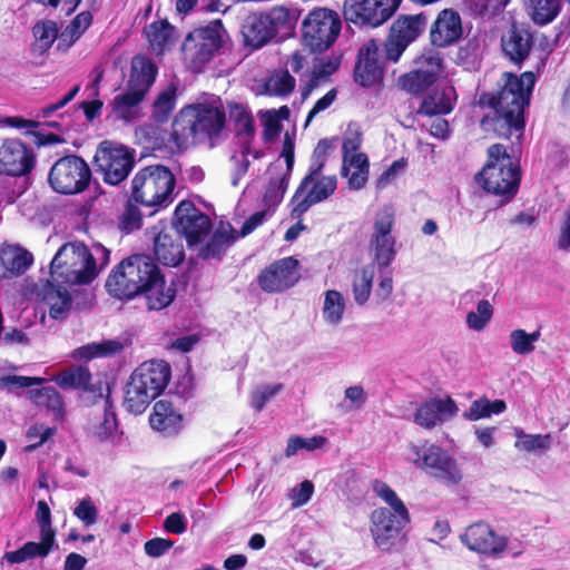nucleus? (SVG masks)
Masks as SVG:
<instances>
[{
	"instance_id": "nucleus-54",
	"label": "nucleus",
	"mask_w": 570,
	"mask_h": 570,
	"mask_svg": "<svg viewBox=\"0 0 570 570\" xmlns=\"http://www.w3.org/2000/svg\"><path fill=\"white\" fill-rule=\"evenodd\" d=\"M36 518L40 528V539L50 546L56 543V530L51 524V511L45 500L37 503Z\"/></svg>"
},
{
	"instance_id": "nucleus-32",
	"label": "nucleus",
	"mask_w": 570,
	"mask_h": 570,
	"mask_svg": "<svg viewBox=\"0 0 570 570\" xmlns=\"http://www.w3.org/2000/svg\"><path fill=\"white\" fill-rule=\"evenodd\" d=\"M246 45L259 49L271 42L275 35L269 27L265 12L249 14L243 31Z\"/></svg>"
},
{
	"instance_id": "nucleus-44",
	"label": "nucleus",
	"mask_w": 570,
	"mask_h": 570,
	"mask_svg": "<svg viewBox=\"0 0 570 570\" xmlns=\"http://www.w3.org/2000/svg\"><path fill=\"white\" fill-rule=\"evenodd\" d=\"M52 548V546L46 543L43 540H40V542L28 541L18 550L7 551L3 559L12 564L22 563L36 557H47Z\"/></svg>"
},
{
	"instance_id": "nucleus-62",
	"label": "nucleus",
	"mask_w": 570,
	"mask_h": 570,
	"mask_svg": "<svg viewBox=\"0 0 570 570\" xmlns=\"http://www.w3.org/2000/svg\"><path fill=\"white\" fill-rule=\"evenodd\" d=\"M73 515L79 519L86 527L94 525L98 520V509L88 497L78 502L73 509Z\"/></svg>"
},
{
	"instance_id": "nucleus-52",
	"label": "nucleus",
	"mask_w": 570,
	"mask_h": 570,
	"mask_svg": "<svg viewBox=\"0 0 570 570\" xmlns=\"http://www.w3.org/2000/svg\"><path fill=\"white\" fill-rule=\"evenodd\" d=\"M32 33L41 52L48 51L60 37L57 22L52 20L38 21L32 28Z\"/></svg>"
},
{
	"instance_id": "nucleus-8",
	"label": "nucleus",
	"mask_w": 570,
	"mask_h": 570,
	"mask_svg": "<svg viewBox=\"0 0 570 570\" xmlns=\"http://www.w3.org/2000/svg\"><path fill=\"white\" fill-rule=\"evenodd\" d=\"M407 452L409 462L435 481L446 487L461 483L463 473L458 461L441 445L423 440L411 443Z\"/></svg>"
},
{
	"instance_id": "nucleus-38",
	"label": "nucleus",
	"mask_w": 570,
	"mask_h": 570,
	"mask_svg": "<svg viewBox=\"0 0 570 570\" xmlns=\"http://www.w3.org/2000/svg\"><path fill=\"white\" fill-rule=\"evenodd\" d=\"M91 23L92 13L90 11H82L78 13L60 33L57 48L59 50L69 49L78 39H80Z\"/></svg>"
},
{
	"instance_id": "nucleus-58",
	"label": "nucleus",
	"mask_w": 570,
	"mask_h": 570,
	"mask_svg": "<svg viewBox=\"0 0 570 570\" xmlns=\"http://www.w3.org/2000/svg\"><path fill=\"white\" fill-rule=\"evenodd\" d=\"M560 10L559 0H538L533 8L532 20L540 26L548 24L554 20Z\"/></svg>"
},
{
	"instance_id": "nucleus-45",
	"label": "nucleus",
	"mask_w": 570,
	"mask_h": 570,
	"mask_svg": "<svg viewBox=\"0 0 570 570\" xmlns=\"http://www.w3.org/2000/svg\"><path fill=\"white\" fill-rule=\"evenodd\" d=\"M124 346L119 341H104L101 343H91L83 345L73 352L76 360L90 361L99 356H109L120 353Z\"/></svg>"
},
{
	"instance_id": "nucleus-5",
	"label": "nucleus",
	"mask_w": 570,
	"mask_h": 570,
	"mask_svg": "<svg viewBox=\"0 0 570 570\" xmlns=\"http://www.w3.org/2000/svg\"><path fill=\"white\" fill-rule=\"evenodd\" d=\"M374 491L392 510L379 508L371 513V534L374 543L382 551H391L403 538L402 531L411 520L410 513L403 501L389 484L376 481Z\"/></svg>"
},
{
	"instance_id": "nucleus-16",
	"label": "nucleus",
	"mask_w": 570,
	"mask_h": 570,
	"mask_svg": "<svg viewBox=\"0 0 570 570\" xmlns=\"http://www.w3.org/2000/svg\"><path fill=\"white\" fill-rule=\"evenodd\" d=\"M337 177L335 175H323L320 171L309 181L305 183V176L298 184L292 199V215L299 217L308 212V209L334 195L337 189Z\"/></svg>"
},
{
	"instance_id": "nucleus-46",
	"label": "nucleus",
	"mask_w": 570,
	"mask_h": 570,
	"mask_svg": "<svg viewBox=\"0 0 570 570\" xmlns=\"http://www.w3.org/2000/svg\"><path fill=\"white\" fill-rule=\"evenodd\" d=\"M57 384L63 389H80L83 391L90 390L91 373L85 366H76L70 370L61 372L56 377Z\"/></svg>"
},
{
	"instance_id": "nucleus-19",
	"label": "nucleus",
	"mask_w": 570,
	"mask_h": 570,
	"mask_svg": "<svg viewBox=\"0 0 570 570\" xmlns=\"http://www.w3.org/2000/svg\"><path fill=\"white\" fill-rule=\"evenodd\" d=\"M177 230L185 237L189 247L200 244L209 235L213 224L208 215L202 213L190 200H183L175 210Z\"/></svg>"
},
{
	"instance_id": "nucleus-33",
	"label": "nucleus",
	"mask_w": 570,
	"mask_h": 570,
	"mask_svg": "<svg viewBox=\"0 0 570 570\" xmlns=\"http://www.w3.org/2000/svg\"><path fill=\"white\" fill-rule=\"evenodd\" d=\"M146 95L141 91L129 89L117 95L112 100V111L117 119L131 122L139 116V105Z\"/></svg>"
},
{
	"instance_id": "nucleus-50",
	"label": "nucleus",
	"mask_w": 570,
	"mask_h": 570,
	"mask_svg": "<svg viewBox=\"0 0 570 570\" xmlns=\"http://www.w3.org/2000/svg\"><path fill=\"white\" fill-rule=\"evenodd\" d=\"M147 305L151 311H160L169 306L176 297V286L173 282L166 285L165 278L159 282L150 292H147Z\"/></svg>"
},
{
	"instance_id": "nucleus-15",
	"label": "nucleus",
	"mask_w": 570,
	"mask_h": 570,
	"mask_svg": "<svg viewBox=\"0 0 570 570\" xmlns=\"http://www.w3.org/2000/svg\"><path fill=\"white\" fill-rule=\"evenodd\" d=\"M426 23L428 16L425 12L400 14L393 21L384 43L385 58L389 61L396 62L405 49L424 32Z\"/></svg>"
},
{
	"instance_id": "nucleus-29",
	"label": "nucleus",
	"mask_w": 570,
	"mask_h": 570,
	"mask_svg": "<svg viewBox=\"0 0 570 570\" xmlns=\"http://www.w3.org/2000/svg\"><path fill=\"white\" fill-rule=\"evenodd\" d=\"M158 73L156 63L145 55H136L131 59L127 88L147 95Z\"/></svg>"
},
{
	"instance_id": "nucleus-47",
	"label": "nucleus",
	"mask_w": 570,
	"mask_h": 570,
	"mask_svg": "<svg viewBox=\"0 0 570 570\" xmlns=\"http://www.w3.org/2000/svg\"><path fill=\"white\" fill-rule=\"evenodd\" d=\"M374 266L366 265L360 271H356L353 277V295L354 299L358 305H364L372 292L373 279H374Z\"/></svg>"
},
{
	"instance_id": "nucleus-22",
	"label": "nucleus",
	"mask_w": 570,
	"mask_h": 570,
	"mask_svg": "<svg viewBox=\"0 0 570 570\" xmlns=\"http://www.w3.org/2000/svg\"><path fill=\"white\" fill-rule=\"evenodd\" d=\"M463 36L460 13L452 9L441 10L430 26V43L434 48H448L456 43Z\"/></svg>"
},
{
	"instance_id": "nucleus-35",
	"label": "nucleus",
	"mask_w": 570,
	"mask_h": 570,
	"mask_svg": "<svg viewBox=\"0 0 570 570\" xmlns=\"http://www.w3.org/2000/svg\"><path fill=\"white\" fill-rule=\"evenodd\" d=\"M263 94L271 97H288L294 92L296 79L288 69L278 68L272 70L262 85Z\"/></svg>"
},
{
	"instance_id": "nucleus-4",
	"label": "nucleus",
	"mask_w": 570,
	"mask_h": 570,
	"mask_svg": "<svg viewBox=\"0 0 570 570\" xmlns=\"http://www.w3.org/2000/svg\"><path fill=\"white\" fill-rule=\"evenodd\" d=\"M487 156V163L474 179L484 191L499 197L500 205H507L519 191L521 168L502 144L491 145Z\"/></svg>"
},
{
	"instance_id": "nucleus-12",
	"label": "nucleus",
	"mask_w": 570,
	"mask_h": 570,
	"mask_svg": "<svg viewBox=\"0 0 570 570\" xmlns=\"http://www.w3.org/2000/svg\"><path fill=\"white\" fill-rule=\"evenodd\" d=\"M96 171L101 175L105 184L118 186L127 179L136 159L135 150L110 140L98 145L95 157Z\"/></svg>"
},
{
	"instance_id": "nucleus-55",
	"label": "nucleus",
	"mask_w": 570,
	"mask_h": 570,
	"mask_svg": "<svg viewBox=\"0 0 570 570\" xmlns=\"http://www.w3.org/2000/svg\"><path fill=\"white\" fill-rule=\"evenodd\" d=\"M137 205L129 198L119 217L118 227L125 234L138 230L142 225V213Z\"/></svg>"
},
{
	"instance_id": "nucleus-18",
	"label": "nucleus",
	"mask_w": 570,
	"mask_h": 570,
	"mask_svg": "<svg viewBox=\"0 0 570 570\" xmlns=\"http://www.w3.org/2000/svg\"><path fill=\"white\" fill-rule=\"evenodd\" d=\"M301 279L299 262L293 257L277 259L257 276V284L265 293H282L294 287Z\"/></svg>"
},
{
	"instance_id": "nucleus-10",
	"label": "nucleus",
	"mask_w": 570,
	"mask_h": 570,
	"mask_svg": "<svg viewBox=\"0 0 570 570\" xmlns=\"http://www.w3.org/2000/svg\"><path fill=\"white\" fill-rule=\"evenodd\" d=\"M97 276L96 259L89 250L76 254L70 257L61 248L50 264V277L45 287L50 289L66 288L70 285L90 284Z\"/></svg>"
},
{
	"instance_id": "nucleus-60",
	"label": "nucleus",
	"mask_w": 570,
	"mask_h": 570,
	"mask_svg": "<svg viewBox=\"0 0 570 570\" xmlns=\"http://www.w3.org/2000/svg\"><path fill=\"white\" fill-rule=\"evenodd\" d=\"M479 51V40L476 38L468 39L464 45L459 47L455 56V63L463 66L464 68L473 67L478 60Z\"/></svg>"
},
{
	"instance_id": "nucleus-49",
	"label": "nucleus",
	"mask_w": 570,
	"mask_h": 570,
	"mask_svg": "<svg viewBox=\"0 0 570 570\" xmlns=\"http://www.w3.org/2000/svg\"><path fill=\"white\" fill-rule=\"evenodd\" d=\"M43 299L50 304L49 315L53 320H61L71 306V296L67 288H43Z\"/></svg>"
},
{
	"instance_id": "nucleus-13",
	"label": "nucleus",
	"mask_w": 570,
	"mask_h": 570,
	"mask_svg": "<svg viewBox=\"0 0 570 570\" xmlns=\"http://www.w3.org/2000/svg\"><path fill=\"white\" fill-rule=\"evenodd\" d=\"M342 21L337 12L327 8L312 10L303 20L302 37L313 52L327 50L337 39Z\"/></svg>"
},
{
	"instance_id": "nucleus-36",
	"label": "nucleus",
	"mask_w": 570,
	"mask_h": 570,
	"mask_svg": "<svg viewBox=\"0 0 570 570\" xmlns=\"http://www.w3.org/2000/svg\"><path fill=\"white\" fill-rule=\"evenodd\" d=\"M439 80L429 72H424L417 68L399 77V86L402 90L420 97L428 92Z\"/></svg>"
},
{
	"instance_id": "nucleus-59",
	"label": "nucleus",
	"mask_w": 570,
	"mask_h": 570,
	"mask_svg": "<svg viewBox=\"0 0 570 570\" xmlns=\"http://www.w3.org/2000/svg\"><path fill=\"white\" fill-rule=\"evenodd\" d=\"M493 316V306L488 299H481L476 305V311L469 312L466 324L471 330L482 331Z\"/></svg>"
},
{
	"instance_id": "nucleus-24",
	"label": "nucleus",
	"mask_w": 570,
	"mask_h": 570,
	"mask_svg": "<svg viewBox=\"0 0 570 570\" xmlns=\"http://www.w3.org/2000/svg\"><path fill=\"white\" fill-rule=\"evenodd\" d=\"M462 542L470 550L483 554H498L507 547L505 539L495 534L485 522H476L468 527L462 535Z\"/></svg>"
},
{
	"instance_id": "nucleus-57",
	"label": "nucleus",
	"mask_w": 570,
	"mask_h": 570,
	"mask_svg": "<svg viewBox=\"0 0 570 570\" xmlns=\"http://www.w3.org/2000/svg\"><path fill=\"white\" fill-rule=\"evenodd\" d=\"M331 148H332V142L328 139H321L317 142V145L312 154V159H311V164L308 166L307 173L305 175V183H307V179L309 181L320 171L324 170L325 164L327 160V154Z\"/></svg>"
},
{
	"instance_id": "nucleus-26",
	"label": "nucleus",
	"mask_w": 570,
	"mask_h": 570,
	"mask_svg": "<svg viewBox=\"0 0 570 570\" xmlns=\"http://www.w3.org/2000/svg\"><path fill=\"white\" fill-rule=\"evenodd\" d=\"M149 424L165 438L178 435L184 429V416L168 400H159L154 404L149 415Z\"/></svg>"
},
{
	"instance_id": "nucleus-48",
	"label": "nucleus",
	"mask_w": 570,
	"mask_h": 570,
	"mask_svg": "<svg viewBox=\"0 0 570 570\" xmlns=\"http://www.w3.org/2000/svg\"><path fill=\"white\" fill-rule=\"evenodd\" d=\"M291 110L284 105L278 109H269L264 114L263 118V138L266 141L277 138L283 129L282 121L288 120Z\"/></svg>"
},
{
	"instance_id": "nucleus-11",
	"label": "nucleus",
	"mask_w": 570,
	"mask_h": 570,
	"mask_svg": "<svg viewBox=\"0 0 570 570\" xmlns=\"http://www.w3.org/2000/svg\"><path fill=\"white\" fill-rule=\"evenodd\" d=\"M92 178L88 163L78 155L70 154L57 159L48 174V184L60 195H77L83 193Z\"/></svg>"
},
{
	"instance_id": "nucleus-14",
	"label": "nucleus",
	"mask_w": 570,
	"mask_h": 570,
	"mask_svg": "<svg viewBox=\"0 0 570 570\" xmlns=\"http://www.w3.org/2000/svg\"><path fill=\"white\" fill-rule=\"evenodd\" d=\"M402 0H344L343 17L360 28H376L399 9Z\"/></svg>"
},
{
	"instance_id": "nucleus-56",
	"label": "nucleus",
	"mask_w": 570,
	"mask_h": 570,
	"mask_svg": "<svg viewBox=\"0 0 570 570\" xmlns=\"http://www.w3.org/2000/svg\"><path fill=\"white\" fill-rule=\"evenodd\" d=\"M415 68L429 72L439 80L443 73L444 60L440 52L429 50L416 58Z\"/></svg>"
},
{
	"instance_id": "nucleus-6",
	"label": "nucleus",
	"mask_w": 570,
	"mask_h": 570,
	"mask_svg": "<svg viewBox=\"0 0 570 570\" xmlns=\"http://www.w3.org/2000/svg\"><path fill=\"white\" fill-rule=\"evenodd\" d=\"M170 377L168 362L151 360L141 363L126 385L124 405L127 411L135 415L144 413L150 402L164 392Z\"/></svg>"
},
{
	"instance_id": "nucleus-1",
	"label": "nucleus",
	"mask_w": 570,
	"mask_h": 570,
	"mask_svg": "<svg viewBox=\"0 0 570 570\" xmlns=\"http://www.w3.org/2000/svg\"><path fill=\"white\" fill-rule=\"evenodd\" d=\"M504 83L497 94L482 96L481 101L493 109L492 115H485L481 119V128L485 132H492L497 137L510 138L517 135L519 139L524 130V108L530 102V97L535 85V75L525 71L520 76L504 72Z\"/></svg>"
},
{
	"instance_id": "nucleus-25",
	"label": "nucleus",
	"mask_w": 570,
	"mask_h": 570,
	"mask_svg": "<svg viewBox=\"0 0 570 570\" xmlns=\"http://www.w3.org/2000/svg\"><path fill=\"white\" fill-rule=\"evenodd\" d=\"M459 409L451 396L445 399L432 397L422 403L414 413V422L428 430L439 423L454 417Z\"/></svg>"
},
{
	"instance_id": "nucleus-23",
	"label": "nucleus",
	"mask_w": 570,
	"mask_h": 570,
	"mask_svg": "<svg viewBox=\"0 0 570 570\" xmlns=\"http://www.w3.org/2000/svg\"><path fill=\"white\" fill-rule=\"evenodd\" d=\"M380 46L376 40L365 42L357 53L354 68V80L362 87H371L383 78V67L380 65Z\"/></svg>"
},
{
	"instance_id": "nucleus-21",
	"label": "nucleus",
	"mask_w": 570,
	"mask_h": 570,
	"mask_svg": "<svg viewBox=\"0 0 570 570\" xmlns=\"http://www.w3.org/2000/svg\"><path fill=\"white\" fill-rule=\"evenodd\" d=\"M153 252L156 259L165 266L177 267L185 261L183 236L173 227L153 226Z\"/></svg>"
},
{
	"instance_id": "nucleus-63",
	"label": "nucleus",
	"mask_w": 570,
	"mask_h": 570,
	"mask_svg": "<svg viewBox=\"0 0 570 570\" xmlns=\"http://www.w3.org/2000/svg\"><path fill=\"white\" fill-rule=\"evenodd\" d=\"M510 343L512 351L519 355H527L534 351V345L530 343L528 333L522 328L510 333Z\"/></svg>"
},
{
	"instance_id": "nucleus-30",
	"label": "nucleus",
	"mask_w": 570,
	"mask_h": 570,
	"mask_svg": "<svg viewBox=\"0 0 570 570\" xmlns=\"http://www.w3.org/2000/svg\"><path fill=\"white\" fill-rule=\"evenodd\" d=\"M454 95L452 86L433 88L422 99L416 114L426 117L449 115L454 109Z\"/></svg>"
},
{
	"instance_id": "nucleus-31",
	"label": "nucleus",
	"mask_w": 570,
	"mask_h": 570,
	"mask_svg": "<svg viewBox=\"0 0 570 570\" xmlns=\"http://www.w3.org/2000/svg\"><path fill=\"white\" fill-rule=\"evenodd\" d=\"M238 235L229 224H220L210 235L208 242L200 247L198 256L202 259H222L227 248L234 244Z\"/></svg>"
},
{
	"instance_id": "nucleus-17",
	"label": "nucleus",
	"mask_w": 570,
	"mask_h": 570,
	"mask_svg": "<svg viewBox=\"0 0 570 570\" xmlns=\"http://www.w3.org/2000/svg\"><path fill=\"white\" fill-rule=\"evenodd\" d=\"M394 225L395 213L392 207L385 206L375 214L370 247L380 268L390 266L396 256V240L392 235Z\"/></svg>"
},
{
	"instance_id": "nucleus-7",
	"label": "nucleus",
	"mask_w": 570,
	"mask_h": 570,
	"mask_svg": "<svg viewBox=\"0 0 570 570\" xmlns=\"http://www.w3.org/2000/svg\"><path fill=\"white\" fill-rule=\"evenodd\" d=\"M176 177L166 166L148 165L140 168L130 181V199L145 207L165 208L173 202Z\"/></svg>"
},
{
	"instance_id": "nucleus-28",
	"label": "nucleus",
	"mask_w": 570,
	"mask_h": 570,
	"mask_svg": "<svg viewBox=\"0 0 570 570\" xmlns=\"http://www.w3.org/2000/svg\"><path fill=\"white\" fill-rule=\"evenodd\" d=\"M32 263V254L19 245L0 247V278L21 275Z\"/></svg>"
},
{
	"instance_id": "nucleus-43",
	"label": "nucleus",
	"mask_w": 570,
	"mask_h": 570,
	"mask_svg": "<svg viewBox=\"0 0 570 570\" xmlns=\"http://www.w3.org/2000/svg\"><path fill=\"white\" fill-rule=\"evenodd\" d=\"M505 409L507 404L503 400L490 401L487 396H482L471 403L463 416L469 421H479L490 417L492 414H501Z\"/></svg>"
},
{
	"instance_id": "nucleus-41",
	"label": "nucleus",
	"mask_w": 570,
	"mask_h": 570,
	"mask_svg": "<svg viewBox=\"0 0 570 570\" xmlns=\"http://www.w3.org/2000/svg\"><path fill=\"white\" fill-rule=\"evenodd\" d=\"M177 86L170 82L156 97L153 104V118L157 122H165L176 107Z\"/></svg>"
},
{
	"instance_id": "nucleus-20",
	"label": "nucleus",
	"mask_w": 570,
	"mask_h": 570,
	"mask_svg": "<svg viewBox=\"0 0 570 570\" xmlns=\"http://www.w3.org/2000/svg\"><path fill=\"white\" fill-rule=\"evenodd\" d=\"M33 149L20 139H6L0 146V174L21 177L35 168Z\"/></svg>"
},
{
	"instance_id": "nucleus-61",
	"label": "nucleus",
	"mask_w": 570,
	"mask_h": 570,
	"mask_svg": "<svg viewBox=\"0 0 570 570\" xmlns=\"http://www.w3.org/2000/svg\"><path fill=\"white\" fill-rule=\"evenodd\" d=\"M550 444V435L546 434H525L524 432L518 433V440L515 442V448L519 450H523L527 452H532L535 450H546Z\"/></svg>"
},
{
	"instance_id": "nucleus-53",
	"label": "nucleus",
	"mask_w": 570,
	"mask_h": 570,
	"mask_svg": "<svg viewBox=\"0 0 570 570\" xmlns=\"http://www.w3.org/2000/svg\"><path fill=\"white\" fill-rule=\"evenodd\" d=\"M344 308L343 295L335 289H328L325 293L323 305L324 318L331 324H337L342 320Z\"/></svg>"
},
{
	"instance_id": "nucleus-37",
	"label": "nucleus",
	"mask_w": 570,
	"mask_h": 570,
	"mask_svg": "<svg viewBox=\"0 0 570 570\" xmlns=\"http://www.w3.org/2000/svg\"><path fill=\"white\" fill-rule=\"evenodd\" d=\"M31 400L36 405L50 411L56 420L65 416V402L61 394L53 386H42L30 392Z\"/></svg>"
},
{
	"instance_id": "nucleus-27",
	"label": "nucleus",
	"mask_w": 570,
	"mask_h": 570,
	"mask_svg": "<svg viewBox=\"0 0 570 570\" xmlns=\"http://www.w3.org/2000/svg\"><path fill=\"white\" fill-rule=\"evenodd\" d=\"M533 46V35L524 24L513 22L501 38L504 56L515 65H521L529 56Z\"/></svg>"
},
{
	"instance_id": "nucleus-64",
	"label": "nucleus",
	"mask_w": 570,
	"mask_h": 570,
	"mask_svg": "<svg viewBox=\"0 0 570 570\" xmlns=\"http://www.w3.org/2000/svg\"><path fill=\"white\" fill-rule=\"evenodd\" d=\"M174 547V541L164 538H154L145 542V553L151 558H159Z\"/></svg>"
},
{
	"instance_id": "nucleus-34",
	"label": "nucleus",
	"mask_w": 570,
	"mask_h": 570,
	"mask_svg": "<svg viewBox=\"0 0 570 570\" xmlns=\"http://www.w3.org/2000/svg\"><path fill=\"white\" fill-rule=\"evenodd\" d=\"M265 14L275 37L278 35L282 37L289 36L299 18L297 9L285 6H274Z\"/></svg>"
},
{
	"instance_id": "nucleus-51",
	"label": "nucleus",
	"mask_w": 570,
	"mask_h": 570,
	"mask_svg": "<svg viewBox=\"0 0 570 570\" xmlns=\"http://www.w3.org/2000/svg\"><path fill=\"white\" fill-rule=\"evenodd\" d=\"M288 183L289 174H284L279 178H271L268 180L263 195V205L267 210L274 213L286 193Z\"/></svg>"
},
{
	"instance_id": "nucleus-39",
	"label": "nucleus",
	"mask_w": 570,
	"mask_h": 570,
	"mask_svg": "<svg viewBox=\"0 0 570 570\" xmlns=\"http://www.w3.org/2000/svg\"><path fill=\"white\" fill-rule=\"evenodd\" d=\"M348 167V188L352 190L362 189L368 179L370 175V161L368 157L364 153H357L350 157L347 161Z\"/></svg>"
},
{
	"instance_id": "nucleus-2",
	"label": "nucleus",
	"mask_w": 570,
	"mask_h": 570,
	"mask_svg": "<svg viewBox=\"0 0 570 570\" xmlns=\"http://www.w3.org/2000/svg\"><path fill=\"white\" fill-rule=\"evenodd\" d=\"M226 122V108L220 101L193 104L175 117L171 136L176 141H208L214 147L222 140Z\"/></svg>"
},
{
	"instance_id": "nucleus-42",
	"label": "nucleus",
	"mask_w": 570,
	"mask_h": 570,
	"mask_svg": "<svg viewBox=\"0 0 570 570\" xmlns=\"http://www.w3.org/2000/svg\"><path fill=\"white\" fill-rule=\"evenodd\" d=\"M90 428L99 440H107L114 435L117 430V417L109 400L105 401L100 413H95V421L91 422Z\"/></svg>"
},
{
	"instance_id": "nucleus-3",
	"label": "nucleus",
	"mask_w": 570,
	"mask_h": 570,
	"mask_svg": "<svg viewBox=\"0 0 570 570\" xmlns=\"http://www.w3.org/2000/svg\"><path fill=\"white\" fill-rule=\"evenodd\" d=\"M163 274L155 261L145 254H134L124 258L106 279V291L117 299H132L150 292Z\"/></svg>"
},
{
	"instance_id": "nucleus-40",
	"label": "nucleus",
	"mask_w": 570,
	"mask_h": 570,
	"mask_svg": "<svg viewBox=\"0 0 570 570\" xmlns=\"http://www.w3.org/2000/svg\"><path fill=\"white\" fill-rule=\"evenodd\" d=\"M151 48L163 53L171 43L174 27L167 20L154 21L145 30Z\"/></svg>"
},
{
	"instance_id": "nucleus-9",
	"label": "nucleus",
	"mask_w": 570,
	"mask_h": 570,
	"mask_svg": "<svg viewBox=\"0 0 570 570\" xmlns=\"http://www.w3.org/2000/svg\"><path fill=\"white\" fill-rule=\"evenodd\" d=\"M227 39L228 33L220 19L195 28L183 41L184 61L191 71L202 72L205 66L222 51Z\"/></svg>"
}]
</instances>
